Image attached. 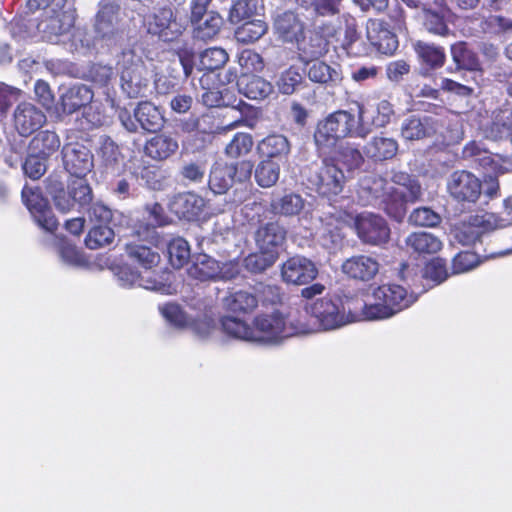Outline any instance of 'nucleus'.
Returning <instances> with one entry per match:
<instances>
[{"mask_svg": "<svg viewBox=\"0 0 512 512\" xmlns=\"http://www.w3.org/2000/svg\"><path fill=\"white\" fill-rule=\"evenodd\" d=\"M143 55V46L136 37H128L118 55L121 87L129 98L143 97L148 89V72Z\"/></svg>", "mask_w": 512, "mask_h": 512, "instance_id": "obj_1", "label": "nucleus"}, {"mask_svg": "<svg viewBox=\"0 0 512 512\" xmlns=\"http://www.w3.org/2000/svg\"><path fill=\"white\" fill-rule=\"evenodd\" d=\"M367 130L360 124L358 114L338 110L319 121L314 133V141L321 153H327L340 139L346 137L365 138Z\"/></svg>", "mask_w": 512, "mask_h": 512, "instance_id": "obj_2", "label": "nucleus"}, {"mask_svg": "<svg viewBox=\"0 0 512 512\" xmlns=\"http://www.w3.org/2000/svg\"><path fill=\"white\" fill-rule=\"evenodd\" d=\"M415 301L416 298L409 295L400 285H382L364 302L362 315L366 320L389 318L408 308Z\"/></svg>", "mask_w": 512, "mask_h": 512, "instance_id": "obj_3", "label": "nucleus"}, {"mask_svg": "<svg viewBox=\"0 0 512 512\" xmlns=\"http://www.w3.org/2000/svg\"><path fill=\"white\" fill-rule=\"evenodd\" d=\"M253 329L255 343L261 344H277L285 338L313 331L305 323L287 319L278 311L257 316Z\"/></svg>", "mask_w": 512, "mask_h": 512, "instance_id": "obj_4", "label": "nucleus"}, {"mask_svg": "<svg viewBox=\"0 0 512 512\" xmlns=\"http://www.w3.org/2000/svg\"><path fill=\"white\" fill-rule=\"evenodd\" d=\"M95 39L108 47L121 45L125 39L122 28L121 8L116 0H100L94 16Z\"/></svg>", "mask_w": 512, "mask_h": 512, "instance_id": "obj_5", "label": "nucleus"}, {"mask_svg": "<svg viewBox=\"0 0 512 512\" xmlns=\"http://www.w3.org/2000/svg\"><path fill=\"white\" fill-rule=\"evenodd\" d=\"M392 182L397 186H390L391 203L387 204L385 211L397 221H401L406 213V204L421 199L422 188L419 181L406 172H395Z\"/></svg>", "mask_w": 512, "mask_h": 512, "instance_id": "obj_6", "label": "nucleus"}, {"mask_svg": "<svg viewBox=\"0 0 512 512\" xmlns=\"http://www.w3.org/2000/svg\"><path fill=\"white\" fill-rule=\"evenodd\" d=\"M501 225L498 215L493 213L468 215L452 226L451 235L455 242L470 246Z\"/></svg>", "mask_w": 512, "mask_h": 512, "instance_id": "obj_7", "label": "nucleus"}, {"mask_svg": "<svg viewBox=\"0 0 512 512\" xmlns=\"http://www.w3.org/2000/svg\"><path fill=\"white\" fill-rule=\"evenodd\" d=\"M118 119L130 133H136L139 129L148 133H157L165 124L163 113L150 101L139 102L133 110V115L127 109L119 110Z\"/></svg>", "mask_w": 512, "mask_h": 512, "instance_id": "obj_8", "label": "nucleus"}, {"mask_svg": "<svg viewBox=\"0 0 512 512\" xmlns=\"http://www.w3.org/2000/svg\"><path fill=\"white\" fill-rule=\"evenodd\" d=\"M75 0H57L56 7H51L46 18L39 24L43 37L58 43L73 28L76 19Z\"/></svg>", "mask_w": 512, "mask_h": 512, "instance_id": "obj_9", "label": "nucleus"}, {"mask_svg": "<svg viewBox=\"0 0 512 512\" xmlns=\"http://www.w3.org/2000/svg\"><path fill=\"white\" fill-rule=\"evenodd\" d=\"M94 97L93 91L84 84H75L66 88L60 95L59 110L62 114L71 115L83 109V115L91 126H98L101 124L99 116L93 115L91 119L88 118L92 107L89 104Z\"/></svg>", "mask_w": 512, "mask_h": 512, "instance_id": "obj_10", "label": "nucleus"}, {"mask_svg": "<svg viewBox=\"0 0 512 512\" xmlns=\"http://www.w3.org/2000/svg\"><path fill=\"white\" fill-rule=\"evenodd\" d=\"M358 238L366 245L383 246L390 239V228L387 221L380 215L362 212L354 221Z\"/></svg>", "mask_w": 512, "mask_h": 512, "instance_id": "obj_11", "label": "nucleus"}, {"mask_svg": "<svg viewBox=\"0 0 512 512\" xmlns=\"http://www.w3.org/2000/svg\"><path fill=\"white\" fill-rule=\"evenodd\" d=\"M307 180L319 194L330 197L342 192L346 177L334 161L325 159L320 167L309 172Z\"/></svg>", "mask_w": 512, "mask_h": 512, "instance_id": "obj_12", "label": "nucleus"}, {"mask_svg": "<svg viewBox=\"0 0 512 512\" xmlns=\"http://www.w3.org/2000/svg\"><path fill=\"white\" fill-rule=\"evenodd\" d=\"M449 195L457 202L474 204L482 194V182L472 172L457 170L446 181Z\"/></svg>", "mask_w": 512, "mask_h": 512, "instance_id": "obj_13", "label": "nucleus"}, {"mask_svg": "<svg viewBox=\"0 0 512 512\" xmlns=\"http://www.w3.org/2000/svg\"><path fill=\"white\" fill-rule=\"evenodd\" d=\"M322 330L337 329L348 322L339 299L321 298L305 307Z\"/></svg>", "mask_w": 512, "mask_h": 512, "instance_id": "obj_14", "label": "nucleus"}, {"mask_svg": "<svg viewBox=\"0 0 512 512\" xmlns=\"http://www.w3.org/2000/svg\"><path fill=\"white\" fill-rule=\"evenodd\" d=\"M444 119L437 115H412L403 120L401 136L407 141L431 138L442 133Z\"/></svg>", "mask_w": 512, "mask_h": 512, "instance_id": "obj_15", "label": "nucleus"}, {"mask_svg": "<svg viewBox=\"0 0 512 512\" xmlns=\"http://www.w3.org/2000/svg\"><path fill=\"white\" fill-rule=\"evenodd\" d=\"M22 199L35 222L44 230L53 232L56 230L57 220L48 206L47 201L42 197L37 189H33L27 185L22 190Z\"/></svg>", "mask_w": 512, "mask_h": 512, "instance_id": "obj_16", "label": "nucleus"}, {"mask_svg": "<svg viewBox=\"0 0 512 512\" xmlns=\"http://www.w3.org/2000/svg\"><path fill=\"white\" fill-rule=\"evenodd\" d=\"M318 275L313 261L304 256H294L281 265L282 281L291 285H306Z\"/></svg>", "mask_w": 512, "mask_h": 512, "instance_id": "obj_17", "label": "nucleus"}, {"mask_svg": "<svg viewBox=\"0 0 512 512\" xmlns=\"http://www.w3.org/2000/svg\"><path fill=\"white\" fill-rule=\"evenodd\" d=\"M62 155L66 171L75 178L85 177L94 166L92 153L82 144H66Z\"/></svg>", "mask_w": 512, "mask_h": 512, "instance_id": "obj_18", "label": "nucleus"}, {"mask_svg": "<svg viewBox=\"0 0 512 512\" xmlns=\"http://www.w3.org/2000/svg\"><path fill=\"white\" fill-rule=\"evenodd\" d=\"M148 32L157 35L161 40L170 42L178 38L183 31L176 21L171 7L158 9L148 20Z\"/></svg>", "mask_w": 512, "mask_h": 512, "instance_id": "obj_19", "label": "nucleus"}, {"mask_svg": "<svg viewBox=\"0 0 512 512\" xmlns=\"http://www.w3.org/2000/svg\"><path fill=\"white\" fill-rule=\"evenodd\" d=\"M390 186L379 175H366L359 182L358 196L364 205H377L378 203H391Z\"/></svg>", "mask_w": 512, "mask_h": 512, "instance_id": "obj_20", "label": "nucleus"}, {"mask_svg": "<svg viewBox=\"0 0 512 512\" xmlns=\"http://www.w3.org/2000/svg\"><path fill=\"white\" fill-rule=\"evenodd\" d=\"M481 130L488 140L508 141L512 135V108L502 106L494 109L489 120L482 125Z\"/></svg>", "mask_w": 512, "mask_h": 512, "instance_id": "obj_21", "label": "nucleus"}, {"mask_svg": "<svg viewBox=\"0 0 512 512\" xmlns=\"http://www.w3.org/2000/svg\"><path fill=\"white\" fill-rule=\"evenodd\" d=\"M14 127L21 136L27 137L40 129L46 122L44 112L29 102L17 105L13 114Z\"/></svg>", "mask_w": 512, "mask_h": 512, "instance_id": "obj_22", "label": "nucleus"}, {"mask_svg": "<svg viewBox=\"0 0 512 512\" xmlns=\"http://www.w3.org/2000/svg\"><path fill=\"white\" fill-rule=\"evenodd\" d=\"M393 115V106L387 100H382L375 106L358 105L360 124L367 130V135L371 133L373 127L383 128L389 124Z\"/></svg>", "mask_w": 512, "mask_h": 512, "instance_id": "obj_23", "label": "nucleus"}, {"mask_svg": "<svg viewBox=\"0 0 512 512\" xmlns=\"http://www.w3.org/2000/svg\"><path fill=\"white\" fill-rule=\"evenodd\" d=\"M380 264L369 255H354L346 259L341 266L342 272L349 278L367 282L379 272Z\"/></svg>", "mask_w": 512, "mask_h": 512, "instance_id": "obj_24", "label": "nucleus"}, {"mask_svg": "<svg viewBox=\"0 0 512 512\" xmlns=\"http://www.w3.org/2000/svg\"><path fill=\"white\" fill-rule=\"evenodd\" d=\"M204 198L193 193L184 192L174 195L169 202V209L180 219L188 221L197 219L204 210Z\"/></svg>", "mask_w": 512, "mask_h": 512, "instance_id": "obj_25", "label": "nucleus"}, {"mask_svg": "<svg viewBox=\"0 0 512 512\" xmlns=\"http://www.w3.org/2000/svg\"><path fill=\"white\" fill-rule=\"evenodd\" d=\"M286 230L277 222H269L260 226L255 233V241L260 251L274 253L278 256L279 249L286 241Z\"/></svg>", "mask_w": 512, "mask_h": 512, "instance_id": "obj_26", "label": "nucleus"}, {"mask_svg": "<svg viewBox=\"0 0 512 512\" xmlns=\"http://www.w3.org/2000/svg\"><path fill=\"white\" fill-rule=\"evenodd\" d=\"M367 38L382 54H392L398 48L396 35L381 21L374 20L368 22Z\"/></svg>", "mask_w": 512, "mask_h": 512, "instance_id": "obj_27", "label": "nucleus"}, {"mask_svg": "<svg viewBox=\"0 0 512 512\" xmlns=\"http://www.w3.org/2000/svg\"><path fill=\"white\" fill-rule=\"evenodd\" d=\"M399 145L396 139L383 134L372 137L363 147L364 154L375 162L386 161L397 155Z\"/></svg>", "mask_w": 512, "mask_h": 512, "instance_id": "obj_28", "label": "nucleus"}, {"mask_svg": "<svg viewBox=\"0 0 512 512\" xmlns=\"http://www.w3.org/2000/svg\"><path fill=\"white\" fill-rule=\"evenodd\" d=\"M179 145L176 138L170 134L160 133L148 139L144 146V153L147 157L163 161L176 153Z\"/></svg>", "mask_w": 512, "mask_h": 512, "instance_id": "obj_29", "label": "nucleus"}, {"mask_svg": "<svg viewBox=\"0 0 512 512\" xmlns=\"http://www.w3.org/2000/svg\"><path fill=\"white\" fill-rule=\"evenodd\" d=\"M274 28L283 41L299 43L303 39L305 25L298 15L288 11L275 19Z\"/></svg>", "mask_w": 512, "mask_h": 512, "instance_id": "obj_30", "label": "nucleus"}, {"mask_svg": "<svg viewBox=\"0 0 512 512\" xmlns=\"http://www.w3.org/2000/svg\"><path fill=\"white\" fill-rule=\"evenodd\" d=\"M191 23L193 25V39L206 43L218 36L224 21L218 12L209 11L203 18Z\"/></svg>", "mask_w": 512, "mask_h": 512, "instance_id": "obj_31", "label": "nucleus"}, {"mask_svg": "<svg viewBox=\"0 0 512 512\" xmlns=\"http://www.w3.org/2000/svg\"><path fill=\"white\" fill-rule=\"evenodd\" d=\"M257 150L266 159H287L291 153V143L286 136L274 133L262 139Z\"/></svg>", "mask_w": 512, "mask_h": 512, "instance_id": "obj_32", "label": "nucleus"}, {"mask_svg": "<svg viewBox=\"0 0 512 512\" xmlns=\"http://www.w3.org/2000/svg\"><path fill=\"white\" fill-rule=\"evenodd\" d=\"M310 81L323 85H336L342 80L341 72L336 66H330L324 61L309 60L303 63Z\"/></svg>", "mask_w": 512, "mask_h": 512, "instance_id": "obj_33", "label": "nucleus"}, {"mask_svg": "<svg viewBox=\"0 0 512 512\" xmlns=\"http://www.w3.org/2000/svg\"><path fill=\"white\" fill-rule=\"evenodd\" d=\"M450 53L455 68L449 67V72L468 70L478 71L481 69V64L477 54L468 46L466 42L459 41L451 45Z\"/></svg>", "mask_w": 512, "mask_h": 512, "instance_id": "obj_34", "label": "nucleus"}, {"mask_svg": "<svg viewBox=\"0 0 512 512\" xmlns=\"http://www.w3.org/2000/svg\"><path fill=\"white\" fill-rule=\"evenodd\" d=\"M115 276L119 284L123 287H142L147 290L164 291L166 286L162 282L152 278L141 276L137 271L129 266L118 268Z\"/></svg>", "mask_w": 512, "mask_h": 512, "instance_id": "obj_35", "label": "nucleus"}, {"mask_svg": "<svg viewBox=\"0 0 512 512\" xmlns=\"http://www.w3.org/2000/svg\"><path fill=\"white\" fill-rule=\"evenodd\" d=\"M240 93L252 100H263L273 92L270 82L256 75H242L238 80Z\"/></svg>", "mask_w": 512, "mask_h": 512, "instance_id": "obj_36", "label": "nucleus"}, {"mask_svg": "<svg viewBox=\"0 0 512 512\" xmlns=\"http://www.w3.org/2000/svg\"><path fill=\"white\" fill-rule=\"evenodd\" d=\"M329 42L318 32L311 33L307 40L298 43L299 59L302 63L316 60L328 52Z\"/></svg>", "mask_w": 512, "mask_h": 512, "instance_id": "obj_37", "label": "nucleus"}, {"mask_svg": "<svg viewBox=\"0 0 512 512\" xmlns=\"http://www.w3.org/2000/svg\"><path fill=\"white\" fill-rule=\"evenodd\" d=\"M47 193L52 197L56 208L62 212L70 211L75 201L70 189L65 190L64 183L58 175H50L46 179Z\"/></svg>", "mask_w": 512, "mask_h": 512, "instance_id": "obj_38", "label": "nucleus"}, {"mask_svg": "<svg viewBox=\"0 0 512 512\" xmlns=\"http://www.w3.org/2000/svg\"><path fill=\"white\" fill-rule=\"evenodd\" d=\"M305 204L306 201L300 194L289 192L272 200L271 211L275 215L292 217L299 215Z\"/></svg>", "mask_w": 512, "mask_h": 512, "instance_id": "obj_39", "label": "nucleus"}, {"mask_svg": "<svg viewBox=\"0 0 512 512\" xmlns=\"http://www.w3.org/2000/svg\"><path fill=\"white\" fill-rule=\"evenodd\" d=\"M223 305L234 313H250L258 306V297L254 290H239L227 295Z\"/></svg>", "mask_w": 512, "mask_h": 512, "instance_id": "obj_40", "label": "nucleus"}, {"mask_svg": "<svg viewBox=\"0 0 512 512\" xmlns=\"http://www.w3.org/2000/svg\"><path fill=\"white\" fill-rule=\"evenodd\" d=\"M408 249L418 254H435L441 250L442 241L432 233L414 232L405 240Z\"/></svg>", "mask_w": 512, "mask_h": 512, "instance_id": "obj_41", "label": "nucleus"}, {"mask_svg": "<svg viewBox=\"0 0 512 512\" xmlns=\"http://www.w3.org/2000/svg\"><path fill=\"white\" fill-rule=\"evenodd\" d=\"M219 262L207 254H198L193 257V263L188 268V274L200 281L216 280Z\"/></svg>", "mask_w": 512, "mask_h": 512, "instance_id": "obj_42", "label": "nucleus"}, {"mask_svg": "<svg viewBox=\"0 0 512 512\" xmlns=\"http://www.w3.org/2000/svg\"><path fill=\"white\" fill-rule=\"evenodd\" d=\"M413 48L421 62L430 69H438L444 66L446 54L442 47L418 40L413 43Z\"/></svg>", "mask_w": 512, "mask_h": 512, "instance_id": "obj_43", "label": "nucleus"}, {"mask_svg": "<svg viewBox=\"0 0 512 512\" xmlns=\"http://www.w3.org/2000/svg\"><path fill=\"white\" fill-rule=\"evenodd\" d=\"M343 228V221L339 219L327 220L320 230L319 243L330 251L340 248L344 240Z\"/></svg>", "mask_w": 512, "mask_h": 512, "instance_id": "obj_44", "label": "nucleus"}, {"mask_svg": "<svg viewBox=\"0 0 512 512\" xmlns=\"http://www.w3.org/2000/svg\"><path fill=\"white\" fill-rule=\"evenodd\" d=\"M125 250L132 262L146 270L152 269L160 262L159 253L147 245L131 242L125 245Z\"/></svg>", "mask_w": 512, "mask_h": 512, "instance_id": "obj_45", "label": "nucleus"}, {"mask_svg": "<svg viewBox=\"0 0 512 512\" xmlns=\"http://www.w3.org/2000/svg\"><path fill=\"white\" fill-rule=\"evenodd\" d=\"M232 170L227 163L216 162L213 164L209 174L208 185L214 194H224L234 183Z\"/></svg>", "mask_w": 512, "mask_h": 512, "instance_id": "obj_46", "label": "nucleus"}, {"mask_svg": "<svg viewBox=\"0 0 512 512\" xmlns=\"http://www.w3.org/2000/svg\"><path fill=\"white\" fill-rule=\"evenodd\" d=\"M98 155L102 165L106 169L115 171L123 159L118 144L109 136H101L99 139Z\"/></svg>", "mask_w": 512, "mask_h": 512, "instance_id": "obj_47", "label": "nucleus"}, {"mask_svg": "<svg viewBox=\"0 0 512 512\" xmlns=\"http://www.w3.org/2000/svg\"><path fill=\"white\" fill-rule=\"evenodd\" d=\"M59 147V136L55 132L49 130L41 131L36 134L29 145V149L32 153H36L45 158L56 152Z\"/></svg>", "mask_w": 512, "mask_h": 512, "instance_id": "obj_48", "label": "nucleus"}, {"mask_svg": "<svg viewBox=\"0 0 512 512\" xmlns=\"http://www.w3.org/2000/svg\"><path fill=\"white\" fill-rule=\"evenodd\" d=\"M254 177L260 187H273L280 177V165L274 160L264 159L256 166Z\"/></svg>", "mask_w": 512, "mask_h": 512, "instance_id": "obj_49", "label": "nucleus"}, {"mask_svg": "<svg viewBox=\"0 0 512 512\" xmlns=\"http://www.w3.org/2000/svg\"><path fill=\"white\" fill-rule=\"evenodd\" d=\"M330 160L334 161L337 166H344L348 172L359 169L364 163V158L360 150L348 143L339 146L335 157Z\"/></svg>", "mask_w": 512, "mask_h": 512, "instance_id": "obj_50", "label": "nucleus"}, {"mask_svg": "<svg viewBox=\"0 0 512 512\" xmlns=\"http://www.w3.org/2000/svg\"><path fill=\"white\" fill-rule=\"evenodd\" d=\"M221 326L223 331L229 336L244 341L255 342V331L253 327H250L244 321L236 317H223L221 319Z\"/></svg>", "mask_w": 512, "mask_h": 512, "instance_id": "obj_51", "label": "nucleus"}, {"mask_svg": "<svg viewBox=\"0 0 512 512\" xmlns=\"http://www.w3.org/2000/svg\"><path fill=\"white\" fill-rule=\"evenodd\" d=\"M268 26L263 20L246 21L235 31V38L241 43H253L259 40L266 32Z\"/></svg>", "mask_w": 512, "mask_h": 512, "instance_id": "obj_52", "label": "nucleus"}, {"mask_svg": "<svg viewBox=\"0 0 512 512\" xmlns=\"http://www.w3.org/2000/svg\"><path fill=\"white\" fill-rule=\"evenodd\" d=\"M228 59V53L223 48H208L200 54L199 67L202 70L214 71L222 68Z\"/></svg>", "mask_w": 512, "mask_h": 512, "instance_id": "obj_53", "label": "nucleus"}, {"mask_svg": "<svg viewBox=\"0 0 512 512\" xmlns=\"http://www.w3.org/2000/svg\"><path fill=\"white\" fill-rule=\"evenodd\" d=\"M253 147V138L249 133L238 132L226 145L225 154L227 157L237 159L249 154Z\"/></svg>", "mask_w": 512, "mask_h": 512, "instance_id": "obj_54", "label": "nucleus"}, {"mask_svg": "<svg viewBox=\"0 0 512 512\" xmlns=\"http://www.w3.org/2000/svg\"><path fill=\"white\" fill-rule=\"evenodd\" d=\"M168 254L173 267L177 269L183 267L190 258L188 242L181 237L172 239L168 244Z\"/></svg>", "mask_w": 512, "mask_h": 512, "instance_id": "obj_55", "label": "nucleus"}, {"mask_svg": "<svg viewBox=\"0 0 512 512\" xmlns=\"http://www.w3.org/2000/svg\"><path fill=\"white\" fill-rule=\"evenodd\" d=\"M295 3L305 9H312L316 15L330 16L339 13V5L342 0H294Z\"/></svg>", "mask_w": 512, "mask_h": 512, "instance_id": "obj_56", "label": "nucleus"}, {"mask_svg": "<svg viewBox=\"0 0 512 512\" xmlns=\"http://www.w3.org/2000/svg\"><path fill=\"white\" fill-rule=\"evenodd\" d=\"M114 231L106 224L94 226L88 233L85 243L90 249H98L112 243L114 239Z\"/></svg>", "mask_w": 512, "mask_h": 512, "instance_id": "obj_57", "label": "nucleus"}, {"mask_svg": "<svg viewBox=\"0 0 512 512\" xmlns=\"http://www.w3.org/2000/svg\"><path fill=\"white\" fill-rule=\"evenodd\" d=\"M277 255L260 251V253H253L244 259L245 268L251 273H262L270 268L277 260Z\"/></svg>", "mask_w": 512, "mask_h": 512, "instance_id": "obj_58", "label": "nucleus"}, {"mask_svg": "<svg viewBox=\"0 0 512 512\" xmlns=\"http://www.w3.org/2000/svg\"><path fill=\"white\" fill-rule=\"evenodd\" d=\"M408 220L415 226L436 227L441 223L442 217L428 207H419L412 211Z\"/></svg>", "mask_w": 512, "mask_h": 512, "instance_id": "obj_59", "label": "nucleus"}, {"mask_svg": "<svg viewBox=\"0 0 512 512\" xmlns=\"http://www.w3.org/2000/svg\"><path fill=\"white\" fill-rule=\"evenodd\" d=\"M68 189L71 191L75 204L77 203L81 207H84L92 202V188L86 181L85 177L75 178L72 180L68 185Z\"/></svg>", "mask_w": 512, "mask_h": 512, "instance_id": "obj_60", "label": "nucleus"}, {"mask_svg": "<svg viewBox=\"0 0 512 512\" xmlns=\"http://www.w3.org/2000/svg\"><path fill=\"white\" fill-rule=\"evenodd\" d=\"M302 81L303 76L298 69L290 67L281 73L276 84L282 94L291 95Z\"/></svg>", "mask_w": 512, "mask_h": 512, "instance_id": "obj_61", "label": "nucleus"}, {"mask_svg": "<svg viewBox=\"0 0 512 512\" xmlns=\"http://www.w3.org/2000/svg\"><path fill=\"white\" fill-rule=\"evenodd\" d=\"M257 8L256 0H238L230 9L229 21L232 24H237L251 18Z\"/></svg>", "mask_w": 512, "mask_h": 512, "instance_id": "obj_62", "label": "nucleus"}, {"mask_svg": "<svg viewBox=\"0 0 512 512\" xmlns=\"http://www.w3.org/2000/svg\"><path fill=\"white\" fill-rule=\"evenodd\" d=\"M70 48L76 52L86 54L94 48L93 38L85 28H75L70 38Z\"/></svg>", "mask_w": 512, "mask_h": 512, "instance_id": "obj_63", "label": "nucleus"}, {"mask_svg": "<svg viewBox=\"0 0 512 512\" xmlns=\"http://www.w3.org/2000/svg\"><path fill=\"white\" fill-rule=\"evenodd\" d=\"M479 263L480 260L476 253L463 251L453 258L452 270L454 274L465 273L477 267Z\"/></svg>", "mask_w": 512, "mask_h": 512, "instance_id": "obj_64", "label": "nucleus"}]
</instances>
